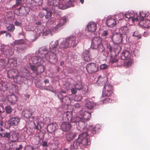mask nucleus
<instances>
[{
  "label": "nucleus",
  "mask_w": 150,
  "mask_h": 150,
  "mask_svg": "<svg viewBox=\"0 0 150 150\" xmlns=\"http://www.w3.org/2000/svg\"><path fill=\"white\" fill-rule=\"evenodd\" d=\"M75 1V0H48V4L50 5L49 8L52 10L54 8L58 6L59 8L64 10L71 6Z\"/></svg>",
  "instance_id": "1"
},
{
  "label": "nucleus",
  "mask_w": 150,
  "mask_h": 150,
  "mask_svg": "<svg viewBox=\"0 0 150 150\" xmlns=\"http://www.w3.org/2000/svg\"><path fill=\"white\" fill-rule=\"evenodd\" d=\"M79 113L81 117H75L73 118L71 121L72 122H75L76 125L83 129L85 127V124L87 120L89 119L91 117V114L89 112L83 110L81 111Z\"/></svg>",
  "instance_id": "2"
},
{
  "label": "nucleus",
  "mask_w": 150,
  "mask_h": 150,
  "mask_svg": "<svg viewBox=\"0 0 150 150\" xmlns=\"http://www.w3.org/2000/svg\"><path fill=\"white\" fill-rule=\"evenodd\" d=\"M78 42L76 40V38L74 36L67 37L61 42L59 45L60 49L64 50L71 46H76Z\"/></svg>",
  "instance_id": "3"
},
{
  "label": "nucleus",
  "mask_w": 150,
  "mask_h": 150,
  "mask_svg": "<svg viewBox=\"0 0 150 150\" xmlns=\"http://www.w3.org/2000/svg\"><path fill=\"white\" fill-rule=\"evenodd\" d=\"M73 80H71V81L70 82L71 83L69 82H67L66 83L65 85L67 86L66 89L67 90H68V88H70V87H75L78 90H81L83 88V86L81 81H78L75 83H73Z\"/></svg>",
  "instance_id": "4"
},
{
  "label": "nucleus",
  "mask_w": 150,
  "mask_h": 150,
  "mask_svg": "<svg viewBox=\"0 0 150 150\" xmlns=\"http://www.w3.org/2000/svg\"><path fill=\"white\" fill-rule=\"evenodd\" d=\"M79 139H81L82 146L89 145L91 143L90 139H88V135L87 132H83L79 136Z\"/></svg>",
  "instance_id": "5"
},
{
  "label": "nucleus",
  "mask_w": 150,
  "mask_h": 150,
  "mask_svg": "<svg viewBox=\"0 0 150 150\" xmlns=\"http://www.w3.org/2000/svg\"><path fill=\"white\" fill-rule=\"evenodd\" d=\"M57 53L52 52L50 51L47 54L46 59L52 64L56 63L57 62L58 59L56 54Z\"/></svg>",
  "instance_id": "6"
},
{
  "label": "nucleus",
  "mask_w": 150,
  "mask_h": 150,
  "mask_svg": "<svg viewBox=\"0 0 150 150\" xmlns=\"http://www.w3.org/2000/svg\"><path fill=\"white\" fill-rule=\"evenodd\" d=\"M86 68L88 73H93L98 71V66L95 63H90L87 64Z\"/></svg>",
  "instance_id": "7"
},
{
  "label": "nucleus",
  "mask_w": 150,
  "mask_h": 150,
  "mask_svg": "<svg viewBox=\"0 0 150 150\" xmlns=\"http://www.w3.org/2000/svg\"><path fill=\"white\" fill-rule=\"evenodd\" d=\"M112 87L110 84L105 85L103 90L102 96H109L112 93Z\"/></svg>",
  "instance_id": "8"
},
{
  "label": "nucleus",
  "mask_w": 150,
  "mask_h": 150,
  "mask_svg": "<svg viewBox=\"0 0 150 150\" xmlns=\"http://www.w3.org/2000/svg\"><path fill=\"white\" fill-rule=\"evenodd\" d=\"M110 38H111L113 41L116 43L122 42V35L119 32L118 33H115L112 35V37H110Z\"/></svg>",
  "instance_id": "9"
},
{
  "label": "nucleus",
  "mask_w": 150,
  "mask_h": 150,
  "mask_svg": "<svg viewBox=\"0 0 150 150\" xmlns=\"http://www.w3.org/2000/svg\"><path fill=\"white\" fill-rule=\"evenodd\" d=\"M101 43L102 40L99 37H94L92 40L91 47L92 49H96L98 46Z\"/></svg>",
  "instance_id": "10"
},
{
  "label": "nucleus",
  "mask_w": 150,
  "mask_h": 150,
  "mask_svg": "<svg viewBox=\"0 0 150 150\" xmlns=\"http://www.w3.org/2000/svg\"><path fill=\"white\" fill-rule=\"evenodd\" d=\"M57 96L60 99L62 105H68L70 103V98L69 96H65L63 97L61 93L58 94Z\"/></svg>",
  "instance_id": "11"
},
{
  "label": "nucleus",
  "mask_w": 150,
  "mask_h": 150,
  "mask_svg": "<svg viewBox=\"0 0 150 150\" xmlns=\"http://www.w3.org/2000/svg\"><path fill=\"white\" fill-rule=\"evenodd\" d=\"M59 45V41L58 40L55 41H52L50 44V51L52 52H58L59 50L57 49V47Z\"/></svg>",
  "instance_id": "12"
},
{
  "label": "nucleus",
  "mask_w": 150,
  "mask_h": 150,
  "mask_svg": "<svg viewBox=\"0 0 150 150\" xmlns=\"http://www.w3.org/2000/svg\"><path fill=\"white\" fill-rule=\"evenodd\" d=\"M125 18L128 20L131 19L133 22L138 20L137 14L133 12H129L125 14Z\"/></svg>",
  "instance_id": "13"
},
{
  "label": "nucleus",
  "mask_w": 150,
  "mask_h": 150,
  "mask_svg": "<svg viewBox=\"0 0 150 150\" xmlns=\"http://www.w3.org/2000/svg\"><path fill=\"white\" fill-rule=\"evenodd\" d=\"M82 57L84 60L88 62L90 61L92 58L91 55L88 50H85L83 51Z\"/></svg>",
  "instance_id": "14"
},
{
  "label": "nucleus",
  "mask_w": 150,
  "mask_h": 150,
  "mask_svg": "<svg viewBox=\"0 0 150 150\" xmlns=\"http://www.w3.org/2000/svg\"><path fill=\"white\" fill-rule=\"evenodd\" d=\"M49 52L48 51L45 47H41L39 50V56H40L43 59L45 58L46 59L47 54Z\"/></svg>",
  "instance_id": "15"
},
{
  "label": "nucleus",
  "mask_w": 150,
  "mask_h": 150,
  "mask_svg": "<svg viewBox=\"0 0 150 150\" xmlns=\"http://www.w3.org/2000/svg\"><path fill=\"white\" fill-rule=\"evenodd\" d=\"M96 24L93 22H90L87 25V30L88 32H93L96 29Z\"/></svg>",
  "instance_id": "16"
},
{
  "label": "nucleus",
  "mask_w": 150,
  "mask_h": 150,
  "mask_svg": "<svg viewBox=\"0 0 150 150\" xmlns=\"http://www.w3.org/2000/svg\"><path fill=\"white\" fill-rule=\"evenodd\" d=\"M31 61L34 64L38 63L42 64L43 62V60L40 56H33L31 58Z\"/></svg>",
  "instance_id": "17"
},
{
  "label": "nucleus",
  "mask_w": 150,
  "mask_h": 150,
  "mask_svg": "<svg viewBox=\"0 0 150 150\" xmlns=\"http://www.w3.org/2000/svg\"><path fill=\"white\" fill-rule=\"evenodd\" d=\"M61 127L63 131L66 132L71 130V126L69 122H63L61 125Z\"/></svg>",
  "instance_id": "18"
},
{
  "label": "nucleus",
  "mask_w": 150,
  "mask_h": 150,
  "mask_svg": "<svg viewBox=\"0 0 150 150\" xmlns=\"http://www.w3.org/2000/svg\"><path fill=\"white\" fill-rule=\"evenodd\" d=\"M19 13L22 14L21 16L28 14L30 12V10L29 8L28 7L22 6L18 9Z\"/></svg>",
  "instance_id": "19"
},
{
  "label": "nucleus",
  "mask_w": 150,
  "mask_h": 150,
  "mask_svg": "<svg viewBox=\"0 0 150 150\" xmlns=\"http://www.w3.org/2000/svg\"><path fill=\"white\" fill-rule=\"evenodd\" d=\"M131 54L127 50L123 51L121 55V57L123 60H127L130 58Z\"/></svg>",
  "instance_id": "20"
},
{
  "label": "nucleus",
  "mask_w": 150,
  "mask_h": 150,
  "mask_svg": "<svg viewBox=\"0 0 150 150\" xmlns=\"http://www.w3.org/2000/svg\"><path fill=\"white\" fill-rule=\"evenodd\" d=\"M10 134H11V137H10V139H11V142H16L18 140L19 134L17 132L15 131L11 132L10 133Z\"/></svg>",
  "instance_id": "21"
},
{
  "label": "nucleus",
  "mask_w": 150,
  "mask_h": 150,
  "mask_svg": "<svg viewBox=\"0 0 150 150\" xmlns=\"http://www.w3.org/2000/svg\"><path fill=\"white\" fill-rule=\"evenodd\" d=\"M81 139H79V137L76 139L74 143L72 144V147L74 149H77L79 148V147H80L82 146L81 142Z\"/></svg>",
  "instance_id": "22"
},
{
  "label": "nucleus",
  "mask_w": 150,
  "mask_h": 150,
  "mask_svg": "<svg viewBox=\"0 0 150 150\" xmlns=\"http://www.w3.org/2000/svg\"><path fill=\"white\" fill-rule=\"evenodd\" d=\"M106 24L108 27L112 28L116 25V21L113 18H110L107 20Z\"/></svg>",
  "instance_id": "23"
},
{
  "label": "nucleus",
  "mask_w": 150,
  "mask_h": 150,
  "mask_svg": "<svg viewBox=\"0 0 150 150\" xmlns=\"http://www.w3.org/2000/svg\"><path fill=\"white\" fill-rule=\"evenodd\" d=\"M77 134L75 132H70L67 134L66 138L68 141H70L74 139L77 136Z\"/></svg>",
  "instance_id": "24"
},
{
  "label": "nucleus",
  "mask_w": 150,
  "mask_h": 150,
  "mask_svg": "<svg viewBox=\"0 0 150 150\" xmlns=\"http://www.w3.org/2000/svg\"><path fill=\"white\" fill-rule=\"evenodd\" d=\"M20 119L18 117L11 118L10 119V125H17L20 122Z\"/></svg>",
  "instance_id": "25"
},
{
  "label": "nucleus",
  "mask_w": 150,
  "mask_h": 150,
  "mask_svg": "<svg viewBox=\"0 0 150 150\" xmlns=\"http://www.w3.org/2000/svg\"><path fill=\"white\" fill-rule=\"evenodd\" d=\"M94 105V104L93 101L90 99L87 100L85 104V106L89 109H92L93 108Z\"/></svg>",
  "instance_id": "26"
},
{
  "label": "nucleus",
  "mask_w": 150,
  "mask_h": 150,
  "mask_svg": "<svg viewBox=\"0 0 150 150\" xmlns=\"http://www.w3.org/2000/svg\"><path fill=\"white\" fill-rule=\"evenodd\" d=\"M128 29L126 26H124L121 27L119 30V33L122 35H126L128 33Z\"/></svg>",
  "instance_id": "27"
},
{
  "label": "nucleus",
  "mask_w": 150,
  "mask_h": 150,
  "mask_svg": "<svg viewBox=\"0 0 150 150\" xmlns=\"http://www.w3.org/2000/svg\"><path fill=\"white\" fill-rule=\"evenodd\" d=\"M146 16V14L144 13L143 12H140L139 15L138 16L137 15V20H136V21H139L141 23L142 21L144 20V18Z\"/></svg>",
  "instance_id": "28"
},
{
  "label": "nucleus",
  "mask_w": 150,
  "mask_h": 150,
  "mask_svg": "<svg viewBox=\"0 0 150 150\" xmlns=\"http://www.w3.org/2000/svg\"><path fill=\"white\" fill-rule=\"evenodd\" d=\"M141 24H143L144 27L146 28H148L150 27V20L148 19H145L142 21L140 23Z\"/></svg>",
  "instance_id": "29"
},
{
  "label": "nucleus",
  "mask_w": 150,
  "mask_h": 150,
  "mask_svg": "<svg viewBox=\"0 0 150 150\" xmlns=\"http://www.w3.org/2000/svg\"><path fill=\"white\" fill-rule=\"evenodd\" d=\"M10 69H14L17 66V61L15 58L10 59Z\"/></svg>",
  "instance_id": "30"
},
{
  "label": "nucleus",
  "mask_w": 150,
  "mask_h": 150,
  "mask_svg": "<svg viewBox=\"0 0 150 150\" xmlns=\"http://www.w3.org/2000/svg\"><path fill=\"white\" fill-rule=\"evenodd\" d=\"M23 116L26 118L30 117L32 115V113L29 110H25L23 111L22 112Z\"/></svg>",
  "instance_id": "31"
},
{
  "label": "nucleus",
  "mask_w": 150,
  "mask_h": 150,
  "mask_svg": "<svg viewBox=\"0 0 150 150\" xmlns=\"http://www.w3.org/2000/svg\"><path fill=\"white\" fill-rule=\"evenodd\" d=\"M17 100V96L14 95L12 94L10 96V103L12 104H15Z\"/></svg>",
  "instance_id": "32"
},
{
  "label": "nucleus",
  "mask_w": 150,
  "mask_h": 150,
  "mask_svg": "<svg viewBox=\"0 0 150 150\" xmlns=\"http://www.w3.org/2000/svg\"><path fill=\"white\" fill-rule=\"evenodd\" d=\"M67 18L64 16L62 17L59 20V23L60 24V25L62 26L64 25L67 23Z\"/></svg>",
  "instance_id": "33"
},
{
  "label": "nucleus",
  "mask_w": 150,
  "mask_h": 150,
  "mask_svg": "<svg viewBox=\"0 0 150 150\" xmlns=\"http://www.w3.org/2000/svg\"><path fill=\"white\" fill-rule=\"evenodd\" d=\"M132 64V61L130 59L128 61H125L123 63V65L124 67L127 68L130 67Z\"/></svg>",
  "instance_id": "34"
},
{
  "label": "nucleus",
  "mask_w": 150,
  "mask_h": 150,
  "mask_svg": "<svg viewBox=\"0 0 150 150\" xmlns=\"http://www.w3.org/2000/svg\"><path fill=\"white\" fill-rule=\"evenodd\" d=\"M45 68L44 67L41 65H38L37 67V73H42L44 71Z\"/></svg>",
  "instance_id": "35"
},
{
  "label": "nucleus",
  "mask_w": 150,
  "mask_h": 150,
  "mask_svg": "<svg viewBox=\"0 0 150 150\" xmlns=\"http://www.w3.org/2000/svg\"><path fill=\"white\" fill-rule=\"evenodd\" d=\"M118 59L117 56H115L110 57V62L112 64L118 62Z\"/></svg>",
  "instance_id": "36"
},
{
  "label": "nucleus",
  "mask_w": 150,
  "mask_h": 150,
  "mask_svg": "<svg viewBox=\"0 0 150 150\" xmlns=\"http://www.w3.org/2000/svg\"><path fill=\"white\" fill-rule=\"evenodd\" d=\"M109 33L108 30L103 31L101 34V36L104 39L106 38L109 36Z\"/></svg>",
  "instance_id": "37"
},
{
  "label": "nucleus",
  "mask_w": 150,
  "mask_h": 150,
  "mask_svg": "<svg viewBox=\"0 0 150 150\" xmlns=\"http://www.w3.org/2000/svg\"><path fill=\"white\" fill-rule=\"evenodd\" d=\"M44 134L42 133H40L36 135V137L38 138V142L39 143L41 141L43 140L44 138Z\"/></svg>",
  "instance_id": "38"
},
{
  "label": "nucleus",
  "mask_w": 150,
  "mask_h": 150,
  "mask_svg": "<svg viewBox=\"0 0 150 150\" xmlns=\"http://www.w3.org/2000/svg\"><path fill=\"white\" fill-rule=\"evenodd\" d=\"M100 129V128L99 125H96L92 130V133L93 134H96V132H98Z\"/></svg>",
  "instance_id": "39"
},
{
  "label": "nucleus",
  "mask_w": 150,
  "mask_h": 150,
  "mask_svg": "<svg viewBox=\"0 0 150 150\" xmlns=\"http://www.w3.org/2000/svg\"><path fill=\"white\" fill-rule=\"evenodd\" d=\"M47 131L50 133L54 131V125L52 124L49 125L47 127Z\"/></svg>",
  "instance_id": "40"
},
{
  "label": "nucleus",
  "mask_w": 150,
  "mask_h": 150,
  "mask_svg": "<svg viewBox=\"0 0 150 150\" xmlns=\"http://www.w3.org/2000/svg\"><path fill=\"white\" fill-rule=\"evenodd\" d=\"M132 36L137 37L138 39H140L141 38V35L139 33L138 31L137 30L134 31Z\"/></svg>",
  "instance_id": "41"
},
{
  "label": "nucleus",
  "mask_w": 150,
  "mask_h": 150,
  "mask_svg": "<svg viewBox=\"0 0 150 150\" xmlns=\"http://www.w3.org/2000/svg\"><path fill=\"white\" fill-rule=\"evenodd\" d=\"M112 99L108 98H107L104 99L103 102V104H107L111 103L112 102Z\"/></svg>",
  "instance_id": "42"
},
{
  "label": "nucleus",
  "mask_w": 150,
  "mask_h": 150,
  "mask_svg": "<svg viewBox=\"0 0 150 150\" xmlns=\"http://www.w3.org/2000/svg\"><path fill=\"white\" fill-rule=\"evenodd\" d=\"M96 49H98V51L100 52L103 51L105 50V48L102 43L98 46V47Z\"/></svg>",
  "instance_id": "43"
},
{
  "label": "nucleus",
  "mask_w": 150,
  "mask_h": 150,
  "mask_svg": "<svg viewBox=\"0 0 150 150\" xmlns=\"http://www.w3.org/2000/svg\"><path fill=\"white\" fill-rule=\"evenodd\" d=\"M52 15V12L51 11H46V14L45 15V17L46 18H50L51 17Z\"/></svg>",
  "instance_id": "44"
},
{
  "label": "nucleus",
  "mask_w": 150,
  "mask_h": 150,
  "mask_svg": "<svg viewBox=\"0 0 150 150\" xmlns=\"http://www.w3.org/2000/svg\"><path fill=\"white\" fill-rule=\"evenodd\" d=\"M43 35L46 36L48 35L52 36V34L50 30H46L43 33Z\"/></svg>",
  "instance_id": "45"
},
{
  "label": "nucleus",
  "mask_w": 150,
  "mask_h": 150,
  "mask_svg": "<svg viewBox=\"0 0 150 150\" xmlns=\"http://www.w3.org/2000/svg\"><path fill=\"white\" fill-rule=\"evenodd\" d=\"M71 88H72L71 90V93L73 94H76L77 93V90H78L75 87H70V88H68V90H69Z\"/></svg>",
  "instance_id": "46"
},
{
  "label": "nucleus",
  "mask_w": 150,
  "mask_h": 150,
  "mask_svg": "<svg viewBox=\"0 0 150 150\" xmlns=\"http://www.w3.org/2000/svg\"><path fill=\"white\" fill-rule=\"evenodd\" d=\"M108 67V65L105 64H102L100 66V68L101 70L107 69Z\"/></svg>",
  "instance_id": "47"
},
{
  "label": "nucleus",
  "mask_w": 150,
  "mask_h": 150,
  "mask_svg": "<svg viewBox=\"0 0 150 150\" xmlns=\"http://www.w3.org/2000/svg\"><path fill=\"white\" fill-rule=\"evenodd\" d=\"M24 42L22 40H15L14 42V43L15 45H19L23 44Z\"/></svg>",
  "instance_id": "48"
},
{
  "label": "nucleus",
  "mask_w": 150,
  "mask_h": 150,
  "mask_svg": "<svg viewBox=\"0 0 150 150\" xmlns=\"http://www.w3.org/2000/svg\"><path fill=\"white\" fill-rule=\"evenodd\" d=\"M0 135L4 137L8 138L9 139V133H4L0 134Z\"/></svg>",
  "instance_id": "49"
},
{
  "label": "nucleus",
  "mask_w": 150,
  "mask_h": 150,
  "mask_svg": "<svg viewBox=\"0 0 150 150\" xmlns=\"http://www.w3.org/2000/svg\"><path fill=\"white\" fill-rule=\"evenodd\" d=\"M30 67L31 70L33 72H35L37 73V67L36 66L31 65Z\"/></svg>",
  "instance_id": "50"
},
{
  "label": "nucleus",
  "mask_w": 150,
  "mask_h": 150,
  "mask_svg": "<svg viewBox=\"0 0 150 150\" xmlns=\"http://www.w3.org/2000/svg\"><path fill=\"white\" fill-rule=\"evenodd\" d=\"M64 115H66V116L68 120H69V118H71L72 116L71 113L69 112H67L64 113Z\"/></svg>",
  "instance_id": "51"
},
{
  "label": "nucleus",
  "mask_w": 150,
  "mask_h": 150,
  "mask_svg": "<svg viewBox=\"0 0 150 150\" xmlns=\"http://www.w3.org/2000/svg\"><path fill=\"white\" fill-rule=\"evenodd\" d=\"M41 144L43 147H47L49 146L47 142L46 141H42L41 143Z\"/></svg>",
  "instance_id": "52"
},
{
  "label": "nucleus",
  "mask_w": 150,
  "mask_h": 150,
  "mask_svg": "<svg viewBox=\"0 0 150 150\" xmlns=\"http://www.w3.org/2000/svg\"><path fill=\"white\" fill-rule=\"evenodd\" d=\"M4 33L6 34L5 36L6 37L9 35V33H7V31L4 30L0 31V35Z\"/></svg>",
  "instance_id": "53"
},
{
  "label": "nucleus",
  "mask_w": 150,
  "mask_h": 150,
  "mask_svg": "<svg viewBox=\"0 0 150 150\" xmlns=\"http://www.w3.org/2000/svg\"><path fill=\"white\" fill-rule=\"evenodd\" d=\"M107 48L109 50V51L110 52H112L113 50V48L110 44L107 45Z\"/></svg>",
  "instance_id": "54"
},
{
  "label": "nucleus",
  "mask_w": 150,
  "mask_h": 150,
  "mask_svg": "<svg viewBox=\"0 0 150 150\" xmlns=\"http://www.w3.org/2000/svg\"><path fill=\"white\" fill-rule=\"evenodd\" d=\"M31 4L34 3H38L40 2L41 3L42 2V0H31Z\"/></svg>",
  "instance_id": "55"
},
{
  "label": "nucleus",
  "mask_w": 150,
  "mask_h": 150,
  "mask_svg": "<svg viewBox=\"0 0 150 150\" xmlns=\"http://www.w3.org/2000/svg\"><path fill=\"white\" fill-rule=\"evenodd\" d=\"M62 26V25H60V24L59 23L58 24H57L55 27V29L56 31H57Z\"/></svg>",
  "instance_id": "56"
},
{
  "label": "nucleus",
  "mask_w": 150,
  "mask_h": 150,
  "mask_svg": "<svg viewBox=\"0 0 150 150\" xmlns=\"http://www.w3.org/2000/svg\"><path fill=\"white\" fill-rule=\"evenodd\" d=\"M15 29V26L14 25L11 24L10 25V32L13 31Z\"/></svg>",
  "instance_id": "57"
},
{
  "label": "nucleus",
  "mask_w": 150,
  "mask_h": 150,
  "mask_svg": "<svg viewBox=\"0 0 150 150\" xmlns=\"http://www.w3.org/2000/svg\"><path fill=\"white\" fill-rule=\"evenodd\" d=\"M38 16L40 18H42L44 16V13L43 12L41 11L39 13Z\"/></svg>",
  "instance_id": "58"
},
{
  "label": "nucleus",
  "mask_w": 150,
  "mask_h": 150,
  "mask_svg": "<svg viewBox=\"0 0 150 150\" xmlns=\"http://www.w3.org/2000/svg\"><path fill=\"white\" fill-rule=\"evenodd\" d=\"M4 61L3 59H0V67L3 66L4 64Z\"/></svg>",
  "instance_id": "59"
},
{
  "label": "nucleus",
  "mask_w": 150,
  "mask_h": 150,
  "mask_svg": "<svg viewBox=\"0 0 150 150\" xmlns=\"http://www.w3.org/2000/svg\"><path fill=\"white\" fill-rule=\"evenodd\" d=\"M80 104L78 103H76L74 105V107L75 108L78 109L80 108Z\"/></svg>",
  "instance_id": "60"
},
{
  "label": "nucleus",
  "mask_w": 150,
  "mask_h": 150,
  "mask_svg": "<svg viewBox=\"0 0 150 150\" xmlns=\"http://www.w3.org/2000/svg\"><path fill=\"white\" fill-rule=\"evenodd\" d=\"M5 109L7 113L8 114L9 113V106H6L5 108Z\"/></svg>",
  "instance_id": "61"
},
{
  "label": "nucleus",
  "mask_w": 150,
  "mask_h": 150,
  "mask_svg": "<svg viewBox=\"0 0 150 150\" xmlns=\"http://www.w3.org/2000/svg\"><path fill=\"white\" fill-rule=\"evenodd\" d=\"M33 148L31 146H28L27 147V150H33Z\"/></svg>",
  "instance_id": "62"
},
{
  "label": "nucleus",
  "mask_w": 150,
  "mask_h": 150,
  "mask_svg": "<svg viewBox=\"0 0 150 150\" xmlns=\"http://www.w3.org/2000/svg\"><path fill=\"white\" fill-rule=\"evenodd\" d=\"M23 147V146L20 144L19 145V147L17 148L16 149V150H21Z\"/></svg>",
  "instance_id": "63"
},
{
  "label": "nucleus",
  "mask_w": 150,
  "mask_h": 150,
  "mask_svg": "<svg viewBox=\"0 0 150 150\" xmlns=\"http://www.w3.org/2000/svg\"><path fill=\"white\" fill-rule=\"evenodd\" d=\"M15 24L17 26H18L19 25L21 24V23H20L18 22V21H16L15 22Z\"/></svg>",
  "instance_id": "64"
}]
</instances>
